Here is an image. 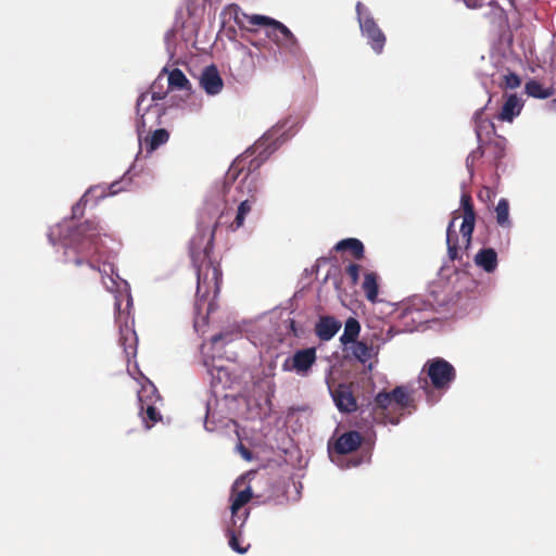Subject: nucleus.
<instances>
[{
	"mask_svg": "<svg viewBox=\"0 0 556 556\" xmlns=\"http://www.w3.org/2000/svg\"><path fill=\"white\" fill-rule=\"evenodd\" d=\"M102 227L94 220H86L77 228L79 239L76 243V251L79 254L75 260L76 266H85L86 270L92 277H100L104 287L113 291L116 286L115 280L109 276L108 268L112 271L111 264H103V268L98 266L96 255L101 253L100 250V236L102 235Z\"/></svg>",
	"mask_w": 556,
	"mask_h": 556,
	"instance_id": "nucleus-1",
	"label": "nucleus"
},
{
	"mask_svg": "<svg viewBox=\"0 0 556 556\" xmlns=\"http://www.w3.org/2000/svg\"><path fill=\"white\" fill-rule=\"evenodd\" d=\"M417 409L412 392L405 386H397L390 392H379L375 396L371 418L376 424H400L401 419Z\"/></svg>",
	"mask_w": 556,
	"mask_h": 556,
	"instance_id": "nucleus-2",
	"label": "nucleus"
},
{
	"mask_svg": "<svg viewBox=\"0 0 556 556\" xmlns=\"http://www.w3.org/2000/svg\"><path fill=\"white\" fill-rule=\"evenodd\" d=\"M460 204L464 212L463 223L459 228L462 239L459 240L458 235L454 229L456 216L453 217L446 229L447 254L451 261H462L460 251H467L470 248L475 230L476 212L470 194L463 193Z\"/></svg>",
	"mask_w": 556,
	"mask_h": 556,
	"instance_id": "nucleus-3",
	"label": "nucleus"
},
{
	"mask_svg": "<svg viewBox=\"0 0 556 556\" xmlns=\"http://www.w3.org/2000/svg\"><path fill=\"white\" fill-rule=\"evenodd\" d=\"M251 156L252 153L247 151L244 154L237 157L230 165L226 179L229 182L235 181L239 177L240 173L247 168L248 174L238 186V191L240 193L239 199L249 200L251 201V204L256 205L262 193V184L260 178L251 175V173L260 167L262 161L257 157L250 160Z\"/></svg>",
	"mask_w": 556,
	"mask_h": 556,
	"instance_id": "nucleus-4",
	"label": "nucleus"
},
{
	"mask_svg": "<svg viewBox=\"0 0 556 556\" xmlns=\"http://www.w3.org/2000/svg\"><path fill=\"white\" fill-rule=\"evenodd\" d=\"M195 239L191 242L190 255L197 271V296L205 299L211 292H219L222 283V269L210 258L212 248L205 247L203 252H197Z\"/></svg>",
	"mask_w": 556,
	"mask_h": 556,
	"instance_id": "nucleus-5",
	"label": "nucleus"
},
{
	"mask_svg": "<svg viewBox=\"0 0 556 556\" xmlns=\"http://www.w3.org/2000/svg\"><path fill=\"white\" fill-rule=\"evenodd\" d=\"M456 379V369L442 357L430 358L424 365L419 382L421 388L430 395V388L439 392H445Z\"/></svg>",
	"mask_w": 556,
	"mask_h": 556,
	"instance_id": "nucleus-6",
	"label": "nucleus"
},
{
	"mask_svg": "<svg viewBox=\"0 0 556 556\" xmlns=\"http://www.w3.org/2000/svg\"><path fill=\"white\" fill-rule=\"evenodd\" d=\"M147 98H148V92H142L138 97L137 104H136V112L138 115L137 132H138L139 140H141V136L146 131L147 125H146V121H144V114L152 109H156V111L160 112V110L156 108V105L149 104L147 108H143V102L147 100ZM168 139H169V132L164 128H160V129L154 130L151 135L146 136L144 139L140 142L146 147L147 151L150 153V152H153L154 150H156L162 144L166 143L168 141Z\"/></svg>",
	"mask_w": 556,
	"mask_h": 556,
	"instance_id": "nucleus-7",
	"label": "nucleus"
},
{
	"mask_svg": "<svg viewBox=\"0 0 556 556\" xmlns=\"http://www.w3.org/2000/svg\"><path fill=\"white\" fill-rule=\"evenodd\" d=\"M251 18V25H261L268 27L266 35L277 46L287 49L290 52H295L298 50V40L286 25H283L279 21H276L265 15H254V17Z\"/></svg>",
	"mask_w": 556,
	"mask_h": 556,
	"instance_id": "nucleus-8",
	"label": "nucleus"
},
{
	"mask_svg": "<svg viewBox=\"0 0 556 556\" xmlns=\"http://www.w3.org/2000/svg\"><path fill=\"white\" fill-rule=\"evenodd\" d=\"M431 313L430 303L419 296H414L402 305L399 318L405 328L412 331L427 324L431 318Z\"/></svg>",
	"mask_w": 556,
	"mask_h": 556,
	"instance_id": "nucleus-9",
	"label": "nucleus"
},
{
	"mask_svg": "<svg viewBox=\"0 0 556 556\" xmlns=\"http://www.w3.org/2000/svg\"><path fill=\"white\" fill-rule=\"evenodd\" d=\"M356 13L362 35L367 38V42L371 49L380 54L387 41L386 35L379 28L375 20L367 14V9L362 2H357Z\"/></svg>",
	"mask_w": 556,
	"mask_h": 556,
	"instance_id": "nucleus-10",
	"label": "nucleus"
},
{
	"mask_svg": "<svg viewBox=\"0 0 556 556\" xmlns=\"http://www.w3.org/2000/svg\"><path fill=\"white\" fill-rule=\"evenodd\" d=\"M317 355L315 348L298 350L292 356L285 359L283 371H295L300 376H306L312 366L316 363Z\"/></svg>",
	"mask_w": 556,
	"mask_h": 556,
	"instance_id": "nucleus-11",
	"label": "nucleus"
},
{
	"mask_svg": "<svg viewBox=\"0 0 556 556\" xmlns=\"http://www.w3.org/2000/svg\"><path fill=\"white\" fill-rule=\"evenodd\" d=\"M332 397L338 409L342 413H352L357 409V402L351 384L340 383L332 392Z\"/></svg>",
	"mask_w": 556,
	"mask_h": 556,
	"instance_id": "nucleus-12",
	"label": "nucleus"
},
{
	"mask_svg": "<svg viewBox=\"0 0 556 556\" xmlns=\"http://www.w3.org/2000/svg\"><path fill=\"white\" fill-rule=\"evenodd\" d=\"M243 484V478L237 479L233 486H232V495H231V518H232V526L236 527L237 520L236 517L238 515V511L250 502V500L253 496L251 486H247L243 490L238 491L240 485Z\"/></svg>",
	"mask_w": 556,
	"mask_h": 556,
	"instance_id": "nucleus-13",
	"label": "nucleus"
},
{
	"mask_svg": "<svg viewBox=\"0 0 556 556\" xmlns=\"http://www.w3.org/2000/svg\"><path fill=\"white\" fill-rule=\"evenodd\" d=\"M362 441L363 438L359 432L354 430L348 431L337 439L333 448L340 455L349 454L356 451Z\"/></svg>",
	"mask_w": 556,
	"mask_h": 556,
	"instance_id": "nucleus-14",
	"label": "nucleus"
},
{
	"mask_svg": "<svg viewBox=\"0 0 556 556\" xmlns=\"http://www.w3.org/2000/svg\"><path fill=\"white\" fill-rule=\"evenodd\" d=\"M200 84L208 94H217L223 89V79L214 65L207 66L202 73Z\"/></svg>",
	"mask_w": 556,
	"mask_h": 556,
	"instance_id": "nucleus-15",
	"label": "nucleus"
},
{
	"mask_svg": "<svg viewBox=\"0 0 556 556\" xmlns=\"http://www.w3.org/2000/svg\"><path fill=\"white\" fill-rule=\"evenodd\" d=\"M341 323L332 316H321L315 325V333L321 341L332 339L341 328Z\"/></svg>",
	"mask_w": 556,
	"mask_h": 556,
	"instance_id": "nucleus-16",
	"label": "nucleus"
},
{
	"mask_svg": "<svg viewBox=\"0 0 556 556\" xmlns=\"http://www.w3.org/2000/svg\"><path fill=\"white\" fill-rule=\"evenodd\" d=\"M146 392H148V390L143 388L142 391L138 393V399L140 402V415L142 417V421L144 422L146 428L150 429L155 422L162 419V415L152 401L148 402L143 399V393Z\"/></svg>",
	"mask_w": 556,
	"mask_h": 556,
	"instance_id": "nucleus-17",
	"label": "nucleus"
},
{
	"mask_svg": "<svg viewBox=\"0 0 556 556\" xmlns=\"http://www.w3.org/2000/svg\"><path fill=\"white\" fill-rule=\"evenodd\" d=\"M475 264L485 273H494L498 265L497 253L492 248L481 249L473 257Z\"/></svg>",
	"mask_w": 556,
	"mask_h": 556,
	"instance_id": "nucleus-18",
	"label": "nucleus"
},
{
	"mask_svg": "<svg viewBox=\"0 0 556 556\" xmlns=\"http://www.w3.org/2000/svg\"><path fill=\"white\" fill-rule=\"evenodd\" d=\"M223 13L232 18L240 29L252 31L255 26L250 24L251 17H254V15H248L236 3L227 5Z\"/></svg>",
	"mask_w": 556,
	"mask_h": 556,
	"instance_id": "nucleus-19",
	"label": "nucleus"
},
{
	"mask_svg": "<svg viewBox=\"0 0 556 556\" xmlns=\"http://www.w3.org/2000/svg\"><path fill=\"white\" fill-rule=\"evenodd\" d=\"M522 103L517 94H509L497 116L500 121L511 122L521 112Z\"/></svg>",
	"mask_w": 556,
	"mask_h": 556,
	"instance_id": "nucleus-20",
	"label": "nucleus"
},
{
	"mask_svg": "<svg viewBox=\"0 0 556 556\" xmlns=\"http://www.w3.org/2000/svg\"><path fill=\"white\" fill-rule=\"evenodd\" d=\"M254 207L255 205L251 204V201L239 199L237 212L231 223L228 225V230L235 232L243 227L245 217L253 211Z\"/></svg>",
	"mask_w": 556,
	"mask_h": 556,
	"instance_id": "nucleus-21",
	"label": "nucleus"
},
{
	"mask_svg": "<svg viewBox=\"0 0 556 556\" xmlns=\"http://www.w3.org/2000/svg\"><path fill=\"white\" fill-rule=\"evenodd\" d=\"M362 289L366 299L371 302H378L379 294V283H378V275L376 273H366L364 275V281L362 283Z\"/></svg>",
	"mask_w": 556,
	"mask_h": 556,
	"instance_id": "nucleus-22",
	"label": "nucleus"
},
{
	"mask_svg": "<svg viewBox=\"0 0 556 556\" xmlns=\"http://www.w3.org/2000/svg\"><path fill=\"white\" fill-rule=\"evenodd\" d=\"M351 351L352 355L364 365L376 355L374 345L365 341L352 343Z\"/></svg>",
	"mask_w": 556,
	"mask_h": 556,
	"instance_id": "nucleus-23",
	"label": "nucleus"
},
{
	"mask_svg": "<svg viewBox=\"0 0 556 556\" xmlns=\"http://www.w3.org/2000/svg\"><path fill=\"white\" fill-rule=\"evenodd\" d=\"M336 251H350L353 257L362 260L364 257V244L356 238H348L339 241L336 247Z\"/></svg>",
	"mask_w": 556,
	"mask_h": 556,
	"instance_id": "nucleus-24",
	"label": "nucleus"
},
{
	"mask_svg": "<svg viewBox=\"0 0 556 556\" xmlns=\"http://www.w3.org/2000/svg\"><path fill=\"white\" fill-rule=\"evenodd\" d=\"M525 91L529 97L535 99H548L554 94V89L552 87H544L535 79H530L526 83Z\"/></svg>",
	"mask_w": 556,
	"mask_h": 556,
	"instance_id": "nucleus-25",
	"label": "nucleus"
},
{
	"mask_svg": "<svg viewBox=\"0 0 556 556\" xmlns=\"http://www.w3.org/2000/svg\"><path fill=\"white\" fill-rule=\"evenodd\" d=\"M361 331V325L354 317H350L344 325V331L340 338L342 344L348 345L357 341Z\"/></svg>",
	"mask_w": 556,
	"mask_h": 556,
	"instance_id": "nucleus-26",
	"label": "nucleus"
},
{
	"mask_svg": "<svg viewBox=\"0 0 556 556\" xmlns=\"http://www.w3.org/2000/svg\"><path fill=\"white\" fill-rule=\"evenodd\" d=\"M168 88L172 90H191V84L179 68H174L168 73Z\"/></svg>",
	"mask_w": 556,
	"mask_h": 556,
	"instance_id": "nucleus-27",
	"label": "nucleus"
},
{
	"mask_svg": "<svg viewBox=\"0 0 556 556\" xmlns=\"http://www.w3.org/2000/svg\"><path fill=\"white\" fill-rule=\"evenodd\" d=\"M483 131L495 132V126L490 119L483 117V112L481 110V111L476 112V114H475V132H476V136L478 139V142H481L483 140L482 139Z\"/></svg>",
	"mask_w": 556,
	"mask_h": 556,
	"instance_id": "nucleus-28",
	"label": "nucleus"
},
{
	"mask_svg": "<svg viewBox=\"0 0 556 556\" xmlns=\"http://www.w3.org/2000/svg\"><path fill=\"white\" fill-rule=\"evenodd\" d=\"M486 152L492 155L494 161H500L505 155V139L497 137L489 142L484 143Z\"/></svg>",
	"mask_w": 556,
	"mask_h": 556,
	"instance_id": "nucleus-29",
	"label": "nucleus"
},
{
	"mask_svg": "<svg viewBox=\"0 0 556 556\" xmlns=\"http://www.w3.org/2000/svg\"><path fill=\"white\" fill-rule=\"evenodd\" d=\"M121 330V338L119 342L124 346V350L127 355H130L134 353V341H135V332L127 326L119 327Z\"/></svg>",
	"mask_w": 556,
	"mask_h": 556,
	"instance_id": "nucleus-30",
	"label": "nucleus"
},
{
	"mask_svg": "<svg viewBox=\"0 0 556 556\" xmlns=\"http://www.w3.org/2000/svg\"><path fill=\"white\" fill-rule=\"evenodd\" d=\"M496 222L500 226H508L509 222V203L506 199H501L495 207Z\"/></svg>",
	"mask_w": 556,
	"mask_h": 556,
	"instance_id": "nucleus-31",
	"label": "nucleus"
},
{
	"mask_svg": "<svg viewBox=\"0 0 556 556\" xmlns=\"http://www.w3.org/2000/svg\"><path fill=\"white\" fill-rule=\"evenodd\" d=\"M253 46L256 47L257 51H252L249 49L247 52L252 60L253 66L265 68L268 61L266 53L261 50L260 43L253 42Z\"/></svg>",
	"mask_w": 556,
	"mask_h": 556,
	"instance_id": "nucleus-32",
	"label": "nucleus"
},
{
	"mask_svg": "<svg viewBox=\"0 0 556 556\" xmlns=\"http://www.w3.org/2000/svg\"><path fill=\"white\" fill-rule=\"evenodd\" d=\"M231 212L229 210L227 211H223L220 213V215L218 216V219L216 220L212 231H211V236H210V239L206 243L205 247H208V248H212L213 247V241H214V237H215V230L218 228V227H222V226H225L227 229H228V225L231 223Z\"/></svg>",
	"mask_w": 556,
	"mask_h": 556,
	"instance_id": "nucleus-33",
	"label": "nucleus"
},
{
	"mask_svg": "<svg viewBox=\"0 0 556 556\" xmlns=\"http://www.w3.org/2000/svg\"><path fill=\"white\" fill-rule=\"evenodd\" d=\"M227 538H228V544L235 552L239 554H244L248 551V547H243L240 543L239 536L241 535L240 530L236 531L235 529H227Z\"/></svg>",
	"mask_w": 556,
	"mask_h": 556,
	"instance_id": "nucleus-34",
	"label": "nucleus"
},
{
	"mask_svg": "<svg viewBox=\"0 0 556 556\" xmlns=\"http://www.w3.org/2000/svg\"><path fill=\"white\" fill-rule=\"evenodd\" d=\"M521 78L516 73H509L504 76V86L507 89H516L520 87Z\"/></svg>",
	"mask_w": 556,
	"mask_h": 556,
	"instance_id": "nucleus-35",
	"label": "nucleus"
},
{
	"mask_svg": "<svg viewBox=\"0 0 556 556\" xmlns=\"http://www.w3.org/2000/svg\"><path fill=\"white\" fill-rule=\"evenodd\" d=\"M361 268V265L352 263L345 269V273L350 277L353 285H356L358 281Z\"/></svg>",
	"mask_w": 556,
	"mask_h": 556,
	"instance_id": "nucleus-36",
	"label": "nucleus"
},
{
	"mask_svg": "<svg viewBox=\"0 0 556 556\" xmlns=\"http://www.w3.org/2000/svg\"><path fill=\"white\" fill-rule=\"evenodd\" d=\"M94 190H97V188H90L86 193L85 195L79 200V202H77L73 208H72V212H73V216H77L78 214H81L83 213V210L86 205V198L88 194H90L91 192H93Z\"/></svg>",
	"mask_w": 556,
	"mask_h": 556,
	"instance_id": "nucleus-37",
	"label": "nucleus"
},
{
	"mask_svg": "<svg viewBox=\"0 0 556 556\" xmlns=\"http://www.w3.org/2000/svg\"><path fill=\"white\" fill-rule=\"evenodd\" d=\"M485 152H486L485 144L482 140L481 142H478V147L473 151H471L469 154L471 155V157L479 160L484 155Z\"/></svg>",
	"mask_w": 556,
	"mask_h": 556,
	"instance_id": "nucleus-38",
	"label": "nucleus"
},
{
	"mask_svg": "<svg viewBox=\"0 0 556 556\" xmlns=\"http://www.w3.org/2000/svg\"><path fill=\"white\" fill-rule=\"evenodd\" d=\"M239 450H240L242 457L245 460L252 459V452L249 448H247L243 444H241V443L239 444Z\"/></svg>",
	"mask_w": 556,
	"mask_h": 556,
	"instance_id": "nucleus-39",
	"label": "nucleus"
},
{
	"mask_svg": "<svg viewBox=\"0 0 556 556\" xmlns=\"http://www.w3.org/2000/svg\"><path fill=\"white\" fill-rule=\"evenodd\" d=\"M476 161L477 160L471 157L470 154H468V156L466 157V167H467L470 176L473 175V166H475Z\"/></svg>",
	"mask_w": 556,
	"mask_h": 556,
	"instance_id": "nucleus-40",
	"label": "nucleus"
},
{
	"mask_svg": "<svg viewBox=\"0 0 556 556\" xmlns=\"http://www.w3.org/2000/svg\"><path fill=\"white\" fill-rule=\"evenodd\" d=\"M121 181H114L112 182L110 186H109V192L110 194H116L118 193L119 191L123 190V188L121 187Z\"/></svg>",
	"mask_w": 556,
	"mask_h": 556,
	"instance_id": "nucleus-41",
	"label": "nucleus"
},
{
	"mask_svg": "<svg viewBox=\"0 0 556 556\" xmlns=\"http://www.w3.org/2000/svg\"><path fill=\"white\" fill-rule=\"evenodd\" d=\"M155 87H156V81L153 83L152 89H154ZM165 96H166V92H160V91L153 90V92H152V100L153 101L162 100V99L165 98Z\"/></svg>",
	"mask_w": 556,
	"mask_h": 556,
	"instance_id": "nucleus-42",
	"label": "nucleus"
},
{
	"mask_svg": "<svg viewBox=\"0 0 556 556\" xmlns=\"http://www.w3.org/2000/svg\"><path fill=\"white\" fill-rule=\"evenodd\" d=\"M468 9H477L480 7L479 0H463Z\"/></svg>",
	"mask_w": 556,
	"mask_h": 556,
	"instance_id": "nucleus-43",
	"label": "nucleus"
},
{
	"mask_svg": "<svg viewBox=\"0 0 556 556\" xmlns=\"http://www.w3.org/2000/svg\"><path fill=\"white\" fill-rule=\"evenodd\" d=\"M224 338V334L223 333H217L215 336H213L212 338V343L213 344H216L217 342H219L220 340H223Z\"/></svg>",
	"mask_w": 556,
	"mask_h": 556,
	"instance_id": "nucleus-44",
	"label": "nucleus"
},
{
	"mask_svg": "<svg viewBox=\"0 0 556 556\" xmlns=\"http://www.w3.org/2000/svg\"><path fill=\"white\" fill-rule=\"evenodd\" d=\"M549 109L556 111V98L549 102Z\"/></svg>",
	"mask_w": 556,
	"mask_h": 556,
	"instance_id": "nucleus-45",
	"label": "nucleus"
},
{
	"mask_svg": "<svg viewBox=\"0 0 556 556\" xmlns=\"http://www.w3.org/2000/svg\"><path fill=\"white\" fill-rule=\"evenodd\" d=\"M290 328L292 329V331L294 332V334H296V331H295V323L293 319L290 320Z\"/></svg>",
	"mask_w": 556,
	"mask_h": 556,
	"instance_id": "nucleus-46",
	"label": "nucleus"
},
{
	"mask_svg": "<svg viewBox=\"0 0 556 556\" xmlns=\"http://www.w3.org/2000/svg\"><path fill=\"white\" fill-rule=\"evenodd\" d=\"M115 306H116V308H117V311H118L117 320H119V319H121V317H122V313H121V311H119V303H115Z\"/></svg>",
	"mask_w": 556,
	"mask_h": 556,
	"instance_id": "nucleus-47",
	"label": "nucleus"
},
{
	"mask_svg": "<svg viewBox=\"0 0 556 556\" xmlns=\"http://www.w3.org/2000/svg\"><path fill=\"white\" fill-rule=\"evenodd\" d=\"M248 516H249V511H245V513H244V519L242 520V522H241V525L239 526V528H241V527L243 526V523H244L245 519L248 518Z\"/></svg>",
	"mask_w": 556,
	"mask_h": 556,
	"instance_id": "nucleus-48",
	"label": "nucleus"
},
{
	"mask_svg": "<svg viewBox=\"0 0 556 556\" xmlns=\"http://www.w3.org/2000/svg\"><path fill=\"white\" fill-rule=\"evenodd\" d=\"M371 369H372V364H371V363H369V365H368V370H371Z\"/></svg>",
	"mask_w": 556,
	"mask_h": 556,
	"instance_id": "nucleus-49",
	"label": "nucleus"
}]
</instances>
